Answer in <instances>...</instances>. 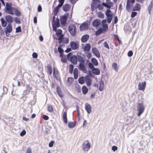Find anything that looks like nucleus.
Instances as JSON below:
<instances>
[{"instance_id": "nucleus-1", "label": "nucleus", "mask_w": 153, "mask_h": 153, "mask_svg": "<svg viewBox=\"0 0 153 153\" xmlns=\"http://www.w3.org/2000/svg\"><path fill=\"white\" fill-rule=\"evenodd\" d=\"M5 19L3 17H1L0 19L1 24L3 27H4L8 24H11L13 21V17L10 15H6L4 16Z\"/></svg>"}, {"instance_id": "nucleus-2", "label": "nucleus", "mask_w": 153, "mask_h": 153, "mask_svg": "<svg viewBox=\"0 0 153 153\" xmlns=\"http://www.w3.org/2000/svg\"><path fill=\"white\" fill-rule=\"evenodd\" d=\"M69 31L71 36H74L76 33V28L74 24L70 25L68 27Z\"/></svg>"}, {"instance_id": "nucleus-3", "label": "nucleus", "mask_w": 153, "mask_h": 153, "mask_svg": "<svg viewBox=\"0 0 153 153\" xmlns=\"http://www.w3.org/2000/svg\"><path fill=\"white\" fill-rule=\"evenodd\" d=\"M105 14L107 16V22L110 24L112 20L113 17V14L110 9H107L105 12Z\"/></svg>"}, {"instance_id": "nucleus-4", "label": "nucleus", "mask_w": 153, "mask_h": 153, "mask_svg": "<svg viewBox=\"0 0 153 153\" xmlns=\"http://www.w3.org/2000/svg\"><path fill=\"white\" fill-rule=\"evenodd\" d=\"M69 16L68 13H66L62 16H61L60 24L62 26H65L67 24V21Z\"/></svg>"}, {"instance_id": "nucleus-5", "label": "nucleus", "mask_w": 153, "mask_h": 153, "mask_svg": "<svg viewBox=\"0 0 153 153\" xmlns=\"http://www.w3.org/2000/svg\"><path fill=\"white\" fill-rule=\"evenodd\" d=\"M137 108L138 111L137 115L139 117L143 112L145 108L143 103H139L137 104Z\"/></svg>"}, {"instance_id": "nucleus-6", "label": "nucleus", "mask_w": 153, "mask_h": 153, "mask_svg": "<svg viewBox=\"0 0 153 153\" xmlns=\"http://www.w3.org/2000/svg\"><path fill=\"white\" fill-rule=\"evenodd\" d=\"M82 149L84 152L88 151L91 148V144L88 140L85 141L83 143Z\"/></svg>"}, {"instance_id": "nucleus-7", "label": "nucleus", "mask_w": 153, "mask_h": 153, "mask_svg": "<svg viewBox=\"0 0 153 153\" xmlns=\"http://www.w3.org/2000/svg\"><path fill=\"white\" fill-rule=\"evenodd\" d=\"M52 25L53 29H55L60 26L59 20L58 17L54 21L52 22Z\"/></svg>"}, {"instance_id": "nucleus-8", "label": "nucleus", "mask_w": 153, "mask_h": 153, "mask_svg": "<svg viewBox=\"0 0 153 153\" xmlns=\"http://www.w3.org/2000/svg\"><path fill=\"white\" fill-rule=\"evenodd\" d=\"M53 29V30L56 32V36L58 37L57 39L64 36V35L62 34V31L61 29H58V30H57V29Z\"/></svg>"}, {"instance_id": "nucleus-9", "label": "nucleus", "mask_w": 153, "mask_h": 153, "mask_svg": "<svg viewBox=\"0 0 153 153\" xmlns=\"http://www.w3.org/2000/svg\"><path fill=\"white\" fill-rule=\"evenodd\" d=\"M58 43L60 44L62 43L65 44H67L68 43L69 41V39L67 38H65L62 37L61 38L58 39Z\"/></svg>"}, {"instance_id": "nucleus-10", "label": "nucleus", "mask_w": 153, "mask_h": 153, "mask_svg": "<svg viewBox=\"0 0 153 153\" xmlns=\"http://www.w3.org/2000/svg\"><path fill=\"white\" fill-rule=\"evenodd\" d=\"M101 25V21L99 19L94 20L92 22V26L96 28L98 27Z\"/></svg>"}, {"instance_id": "nucleus-11", "label": "nucleus", "mask_w": 153, "mask_h": 153, "mask_svg": "<svg viewBox=\"0 0 153 153\" xmlns=\"http://www.w3.org/2000/svg\"><path fill=\"white\" fill-rule=\"evenodd\" d=\"M80 30L81 31L88 30L89 28L88 23L84 22L82 23L79 27Z\"/></svg>"}, {"instance_id": "nucleus-12", "label": "nucleus", "mask_w": 153, "mask_h": 153, "mask_svg": "<svg viewBox=\"0 0 153 153\" xmlns=\"http://www.w3.org/2000/svg\"><path fill=\"white\" fill-rule=\"evenodd\" d=\"M71 49L73 50L78 49L79 48V44L74 41H72L70 43Z\"/></svg>"}, {"instance_id": "nucleus-13", "label": "nucleus", "mask_w": 153, "mask_h": 153, "mask_svg": "<svg viewBox=\"0 0 153 153\" xmlns=\"http://www.w3.org/2000/svg\"><path fill=\"white\" fill-rule=\"evenodd\" d=\"M58 5L55 7L53 10V13L54 15L56 16L58 13L59 8L61 7L63 4H62L61 3L59 2Z\"/></svg>"}, {"instance_id": "nucleus-14", "label": "nucleus", "mask_w": 153, "mask_h": 153, "mask_svg": "<svg viewBox=\"0 0 153 153\" xmlns=\"http://www.w3.org/2000/svg\"><path fill=\"white\" fill-rule=\"evenodd\" d=\"M78 69L82 71L84 73H87V70L83 63H79Z\"/></svg>"}, {"instance_id": "nucleus-15", "label": "nucleus", "mask_w": 153, "mask_h": 153, "mask_svg": "<svg viewBox=\"0 0 153 153\" xmlns=\"http://www.w3.org/2000/svg\"><path fill=\"white\" fill-rule=\"evenodd\" d=\"M146 82L144 81L141 83L139 82L138 85V88L140 90L143 91L145 90L146 87Z\"/></svg>"}, {"instance_id": "nucleus-16", "label": "nucleus", "mask_w": 153, "mask_h": 153, "mask_svg": "<svg viewBox=\"0 0 153 153\" xmlns=\"http://www.w3.org/2000/svg\"><path fill=\"white\" fill-rule=\"evenodd\" d=\"M92 53L97 58H100V53L98 49L94 47L92 48Z\"/></svg>"}, {"instance_id": "nucleus-17", "label": "nucleus", "mask_w": 153, "mask_h": 153, "mask_svg": "<svg viewBox=\"0 0 153 153\" xmlns=\"http://www.w3.org/2000/svg\"><path fill=\"white\" fill-rule=\"evenodd\" d=\"M6 27L4 28V32L5 33L6 32L11 33L12 30V26L11 24H8Z\"/></svg>"}, {"instance_id": "nucleus-18", "label": "nucleus", "mask_w": 153, "mask_h": 153, "mask_svg": "<svg viewBox=\"0 0 153 153\" xmlns=\"http://www.w3.org/2000/svg\"><path fill=\"white\" fill-rule=\"evenodd\" d=\"M15 8L14 7H10V8L7 9H5L4 11L5 13L11 15H13L14 14V10Z\"/></svg>"}, {"instance_id": "nucleus-19", "label": "nucleus", "mask_w": 153, "mask_h": 153, "mask_svg": "<svg viewBox=\"0 0 153 153\" xmlns=\"http://www.w3.org/2000/svg\"><path fill=\"white\" fill-rule=\"evenodd\" d=\"M71 57V59L70 61L74 65H76L77 64V55H72Z\"/></svg>"}, {"instance_id": "nucleus-20", "label": "nucleus", "mask_w": 153, "mask_h": 153, "mask_svg": "<svg viewBox=\"0 0 153 153\" xmlns=\"http://www.w3.org/2000/svg\"><path fill=\"white\" fill-rule=\"evenodd\" d=\"M91 48V45L90 44H87L85 45L83 48V51L85 53L89 52Z\"/></svg>"}, {"instance_id": "nucleus-21", "label": "nucleus", "mask_w": 153, "mask_h": 153, "mask_svg": "<svg viewBox=\"0 0 153 153\" xmlns=\"http://www.w3.org/2000/svg\"><path fill=\"white\" fill-rule=\"evenodd\" d=\"M85 108L88 114H90L91 112V107L90 104L86 103L85 104Z\"/></svg>"}, {"instance_id": "nucleus-22", "label": "nucleus", "mask_w": 153, "mask_h": 153, "mask_svg": "<svg viewBox=\"0 0 153 153\" xmlns=\"http://www.w3.org/2000/svg\"><path fill=\"white\" fill-rule=\"evenodd\" d=\"M70 5L68 3L65 4L62 6L63 10L65 12L68 11L70 9Z\"/></svg>"}, {"instance_id": "nucleus-23", "label": "nucleus", "mask_w": 153, "mask_h": 153, "mask_svg": "<svg viewBox=\"0 0 153 153\" xmlns=\"http://www.w3.org/2000/svg\"><path fill=\"white\" fill-rule=\"evenodd\" d=\"M89 37V36L88 34H85L83 35L81 39V41L84 43L87 42L88 39Z\"/></svg>"}, {"instance_id": "nucleus-24", "label": "nucleus", "mask_w": 153, "mask_h": 153, "mask_svg": "<svg viewBox=\"0 0 153 153\" xmlns=\"http://www.w3.org/2000/svg\"><path fill=\"white\" fill-rule=\"evenodd\" d=\"M85 82L88 86H90L91 85L92 80L91 78L87 76H86Z\"/></svg>"}, {"instance_id": "nucleus-25", "label": "nucleus", "mask_w": 153, "mask_h": 153, "mask_svg": "<svg viewBox=\"0 0 153 153\" xmlns=\"http://www.w3.org/2000/svg\"><path fill=\"white\" fill-rule=\"evenodd\" d=\"M114 5L113 3L110 1H106L105 7L108 8L107 9H110Z\"/></svg>"}, {"instance_id": "nucleus-26", "label": "nucleus", "mask_w": 153, "mask_h": 153, "mask_svg": "<svg viewBox=\"0 0 153 153\" xmlns=\"http://www.w3.org/2000/svg\"><path fill=\"white\" fill-rule=\"evenodd\" d=\"M86 77V76L85 77L82 76L79 77L78 80L79 83L81 85L84 84L85 82Z\"/></svg>"}, {"instance_id": "nucleus-27", "label": "nucleus", "mask_w": 153, "mask_h": 153, "mask_svg": "<svg viewBox=\"0 0 153 153\" xmlns=\"http://www.w3.org/2000/svg\"><path fill=\"white\" fill-rule=\"evenodd\" d=\"M92 71V73L95 75H99L100 74V71L98 68H94Z\"/></svg>"}, {"instance_id": "nucleus-28", "label": "nucleus", "mask_w": 153, "mask_h": 153, "mask_svg": "<svg viewBox=\"0 0 153 153\" xmlns=\"http://www.w3.org/2000/svg\"><path fill=\"white\" fill-rule=\"evenodd\" d=\"M141 6L139 3H136L134 6V7L133 9V10L139 11L141 9Z\"/></svg>"}, {"instance_id": "nucleus-29", "label": "nucleus", "mask_w": 153, "mask_h": 153, "mask_svg": "<svg viewBox=\"0 0 153 153\" xmlns=\"http://www.w3.org/2000/svg\"><path fill=\"white\" fill-rule=\"evenodd\" d=\"M56 92L57 94L60 97H62L63 95L62 92L61 90L60 87L59 86H57L56 87Z\"/></svg>"}, {"instance_id": "nucleus-30", "label": "nucleus", "mask_w": 153, "mask_h": 153, "mask_svg": "<svg viewBox=\"0 0 153 153\" xmlns=\"http://www.w3.org/2000/svg\"><path fill=\"white\" fill-rule=\"evenodd\" d=\"M77 61L79 62V63H84L85 61L83 58L82 56L77 54Z\"/></svg>"}, {"instance_id": "nucleus-31", "label": "nucleus", "mask_w": 153, "mask_h": 153, "mask_svg": "<svg viewBox=\"0 0 153 153\" xmlns=\"http://www.w3.org/2000/svg\"><path fill=\"white\" fill-rule=\"evenodd\" d=\"M153 6V0H152L150 4L149 5L147 8V10L148 13L149 14H151V12L152 10V8Z\"/></svg>"}, {"instance_id": "nucleus-32", "label": "nucleus", "mask_w": 153, "mask_h": 153, "mask_svg": "<svg viewBox=\"0 0 153 153\" xmlns=\"http://www.w3.org/2000/svg\"><path fill=\"white\" fill-rule=\"evenodd\" d=\"M102 27H99L98 29L97 30L95 33V35L96 36H98L102 33H103L105 32H103V31H102Z\"/></svg>"}, {"instance_id": "nucleus-33", "label": "nucleus", "mask_w": 153, "mask_h": 153, "mask_svg": "<svg viewBox=\"0 0 153 153\" xmlns=\"http://www.w3.org/2000/svg\"><path fill=\"white\" fill-rule=\"evenodd\" d=\"M102 30L103 31V32H105L108 30V25L107 24H103L102 25Z\"/></svg>"}, {"instance_id": "nucleus-34", "label": "nucleus", "mask_w": 153, "mask_h": 153, "mask_svg": "<svg viewBox=\"0 0 153 153\" xmlns=\"http://www.w3.org/2000/svg\"><path fill=\"white\" fill-rule=\"evenodd\" d=\"M100 86L99 88V90L100 91H102L104 89V83L101 80L99 82Z\"/></svg>"}, {"instance_id": "nucleus-35", "label": "nucleus", "mask_w": 153, "mask_h": 153, "mask_svg": "<svg viewBox=\"0 0 153 153\" xmlns=\"http://www.w3.org/2000/svg\"><path fill=\"white\" fill-rule=\"evenodd\" d=\"M82 93L84 94H86L88 91V88L85 85L83 86L82 88Z\"/></svg>"}, {"instance_id": "nucleus-36", "label": "nucleus", "mask_w": 153, "mask_h": 153, "mask_svg": "<svg viewBox=\"0 0 153 153\" xmlns=\"http://www.w3.org/2000/svg\"><path fill=\"white\" fill-rule=\"evenodd\" d=\"M91 63L94 66H97L98 65V63L97 59L94 58H92L91 59Z\"/></svg>"}, {"instance_id": "nucleus-37", "label": "nucleus", "mask_w": 153, "mask_h": 153, "mask_svg": "<svg viewBox=\"0 0 153 153\" xmlns=\"http://www.w3.org/2000/svg\"><path fill=\"white\" fill-rule=\"evenodd\" d=\"M93 2L92 4L91 5V8L92 11H94L97 9V7L96 6L98 3H95L94 1Z\"/></svg>"}, {"instance_id": "nucleus-38", "label": "nucleus", "mask_w": 153, "mask_h": 153, "mask_svg": "<svg viewBox=\"0 0 153 153\" xmlns=\"http://www.w3.org/2000/svg\"><path fill=\"white\" fill-rule=\"evenodd\" d=\"M14 11H15L14 14L16 16H20L21 15V12L19 11L17 8H15Z\"/></svg>"}, {"instance_id": "nucleus-39", "label": "nucleus", "mask_w": 153, "mask_h": 153, "mask_svg": "<svg viewBox=\"0 0 153 153\" xmlns=\"http://www.w3.org/2000/svg\"><path fill=\"white\" fill-rule=\"evenodd\" d=\"M63 120L64 123L67 124L68 123V119L67 118V113L66 112H64L63 115Z\"/></svg>"}, {"instance_id": "nucleus-40", "label": "nucleus", "mask_w": 153, "mask_h": 153, "mask_svg": "<svg viewBox=\"0 0 153 153\" xmlns=\"http://www.w3.org/2000/svg\"><path fill=\"white\" fill-rule=\"evenodd\" d=\"M76 123L73 122H69L68 123V127L71 128H74L76 126Z\"/></svg>"}, {"instance_id": "nucleus-41", "label": "nucleus", "mask_w": 153, "mask_h": 153, "mask_svg": "<svg viewBox=\"0 0 153 153\" xmlns=\"http://www.w3.org/2000/svg\"><path fill=\"white\" fill-rule=\"evenodd\" d=\"M47 68L50 75H51L52 72V68L51 65H48L47 66Z\"/></svg>"}, {"instance_id": "nucleus-42", "label": "nucleus", "mask_w": 153, "mask_h": 153, "mask_svg": "<svg viewBox=\"0 0 153 153\" xmlns=\"http://www.w3.org/2000/svg\"><path fill=\"white\" fill-rule=\"evenodd\" d=\"M13 20L14 22L17 24H20L21 23V20L20 19L17 17H15L13 18Z\"/></svg>"}, {"instance_id": "nucleus-43", "label": "nucleus", "mask_w": 153, "mask_h": 153, "mask_svg": "<svg viewBox=\"0 0 153 153\" xmlns=\"http://www.w3.org/2000/svg\"><path fill=\"white\" fill-rule=\"evenodd\" d=\"M98 17L99 18L103 19L104 17V14L101 12H99L97 13Z\"/></svg>"}, {"instance_id": "nucleus-44", "label": "nucleus", "mask_w": 153, "mask_h": 153, "mask_svg": "<svg viewBox=\"0 0 153 153\" xmlns=\"http://www.w3.org/2000/svg\"><path fill=\"white\" fill-rule=\"evenodd\" d=\"M117 66V64L116 63H114L112 64V68L116 71H117L118 70Z\"/></svg>"}, {"instance_id": "nucleus-45", "label": "nucleus", "mask_w": 153, "mask_h": 153, "mask_svg": "<svg viewBox=\"0 0 153 153\" xmlns=\"http://www.w3.org/2000/svg\"><path fill=\"white\" fill-rule=\"evenodd\" d=\"M74 68V66L73 65L71 64L69 65V72L70 74H71L73 73Z\"/></svg>"}, {"instance_id": "nucleus-46", "label": "nucleus", "mask_w": 153, "mask_h": 153, "mask_svg": "<svg viewBox=\"0 0 153 153\" xmlns=\"http://www.w3.org/2000/svg\"><path fill=\"white\" fill-rule=\"evenodd\" d=\"M26 90L28 91V93H29L30 91L32 90V88L30 84H27L26 86Z\"/></svg>"}, {"instance_id": "nucleus-47", "label": "nucleus", "mask_w": 153, "mask_h": 153, "mask_svg": "<svg viewBox=\"0 0 153 153\" xmlns=\"http://www.w3.org/2000/svg\"><path fill=\"white\" fill-rule=\"evenodd\" d=\"M74 80V79L73 77H69L67 78V81L68 83H69L70 84H71Z\"/></svg>"}, {"instance_id": "nucleus-48", "label": "nucleus", "mask_w": 153, "mask_h": 153, "mask_svg": "<svg viewBox=\"0 0 153 153\" xmlns=\"http://www.w3.org/2000/svg\"><path fill=\"white\" fill-rule=\"evenodd\" d=\"M59 71L56 68H53V76L58 74Z\"/></svg>"}, {"instance_id": "nucleus-49", "label": "nucleus", "mask_w": 153, "mask_h": 153, "mask_svg": "<svg viewBox=\"0 0 153 153\" xmlns=\"http://www.w3.org/2000/svg\"><path fill=\"white\" fill-rule=\"evenodd\" d=\"M88 65L89 68L91 70L95 68L94 66V65L91 62H88Z\"/></svg>"}, {"instance_id": "nucleus-50", "label": "nucleus", "mask_w": 153, "mask_h": 153, "mask_svg": "<svg viewBox=\"0 0 153 153\" xmlns=\"http://www.w3.org/2000/svg\"><path fill=\"white\" fill-rule=\"evenodd\" d=\"M97 8L99 10H103L104 7L101 4H98L97 6Z\"/></svg>"}, {"instance_id": "nucleus-51", "label": "nucleus", "mask_w": 153, "mask_h": 153, "mask_svg": "<svg viewBox=\"0 0 153 153\" xmlns=\"http://www.w3.org/2000/svg\"><path fill=\"white\" fill-rule=\"evenodd\" d=\"M11 4L10 3H9L8 2L6 3V7L5 9H7L10 8V7H13L11 6Z\"/></svg>"}, {"instance_id": "nucleus-52", "label": "nucleus", "mask_w": 153, "mask_h": 153, "mask_svg": "<svg viewBox=\"0 0 153 153\" xmlns=\"http://www.w3.org/2000/svg\"><path fill=\"white\" fill-rule=\"evenodd\" d=\"M133 7L129 5H128V4H126V8L128 12H129L131 10V7Z\"/></svg>"}, {"instance_id": "nucleus-53", "label": "nucleus", "mask_w": 153, "mask_h": 153, "mask_svg": "<svg viewBox=\"0 0 153 153\" xmlns=\"http://www.w3.org/2000/svg\"><path fill=\"white\" fill-rule=\"evenodd\" d=\"M58 51L59 53H63L64 52L63 49L61 47L59 46L58 48Z\"/></svg>"}, {"instance_id": "nucleus-54", "label": "nucleus", "mask_w": 153, "mask_h": 153, "mask_svg": "<svg viewBox=\"0 0 153 153\" xmlns=\"http://www.w3.org/2000/svg\"><path fill=\"white\" fill-rule=\"evenodd\" d=\"M72 55L73 54L72 52H69L68 54L67 55L66 57L68 60H70V59H71V56H72Z\"/></svg>"}, {"instance_id": "nucleus-55", "label": "nucleus", "mask_w": 153, "mask_h": 153, "mask_svg": "<svg viewBox=\"0 0 153 153\" xmlns=\"http://www.w3.org/2000/svg\"><path fill=\"white\" fill-rule=\"evenodd\" d=\"M8 89L5 86H3V92L2 93V94H7V92Z\"/></svg>"}, {"instance_id": "nucleus-56", "label": "nucleus", "mask_w": 153, "mask_h": 153, "mask_svg": "<svg viewBox=\"0 0 153 153\" xmlns=\"http://www.w3.org/2000/svg\"><path fill=\"white\" fill-rule=\"evenodd\" d=\"M53 108L51 105H48V110L49 112H51L53 111Z\"/></svg>"}, {"instance_id": "nucleus-57", "label": "nucleus", "mask_w": 153, "mask_h": 153, "mask_svg": "<svg viewBox=\"0 0 153 153\" xmlns=\"http://www.w3.org/2000/svg\"><path fill=\"white\" fill-rule=\"evenodd\" d=\"M22 30L20 26H19L16 28V33H19L21 32Z\"/></svg>"}, {"instance_id": "nucleus-58", "label": "nucleus", "mask_w": 153, "mask_h": 153, "mask_svg": "<svg viewBox=\"0 0 153 153\" xmlns=\"http://www.w3.org/2000/svg\"><path fill=\"white\" fill-rule=\"evenodd\" d=\"M104 46L105 48H107L109 50L110 48L107 43V42L105 41L103 43Z\"/></svg>"}, {"instance_id": "nucleus-59", "label": "nucleus", "mask_w": 153, "mask_h": 153, "mask_svg": "<svg viewBox=\"0 0 153 153\" xmlns=\"http://www.w3.org/2000/svg\"><path fill=\"white\" fill-rule=\"evenodd\" d=\"M137 13L136 12L134 11V12H132L131 13V17L132 18H134L135 16H136V15H137Z\"/></svg>"}, {"instance_id": "nucleus-60", "label": "nucleus", "mask_w": 153, "mask_h": 153, "mask_svg": "<svg viewBox=\"0 0 153 153\" xmlns=\"http://www.w3.org/2000/svg\"><path fill=\"white\" fill-rule=\"evenodd\" d=\"M54 143V141H51L49 143V146L51 148L53 146Z\"/></svg>"}, {"instance_id": "nucleus-61", "label": "nucleus", "mask_w": 153, "mask_h": 153, "mask_svg": "<svg viewBox=\"0 0 153 153\" xmlns=\"http://www.w3.org/2000/svg\"><path fill=\"white\" fill-rule=\"evenodd\" d=\"M133 54V52L132 51H129L127 55L128 57H131Z\"/></svg>"}, {"instance_id": "nucleus-62", "label": "nucleus", "mask_w": 153, "mask_h": 153, "mask_svg": "<svg viewBox=\"0 0 153 153\" xmlns=\"http://www.w3.org/2000/svg\"><path fill=\"white\" fill-rule=\"evenodd\" d=\"M26 134V131L24 130H23L20 133V135L21 136H23Z\"/></svg>"}, {"instance_id": "nucleus-63", "label": "nucleus", "mask_w": 153, "mask_h": 153, "mask_svg": "<svg viewBox=\"0 0 153 153\" xmlns=\"http://www.w3.org/2000/svg\"><path fill=\"white\" fill-rule=\"evenodd\" d=\"M61 61L63 63H66L67 62V60L65 57H62L61 59Z\"/></svg>"}, {"instance_id": "nucleus-64", "label": "nucleus", "mask_w": 153, "mask_h": 153, "mask_svg": "<svg viewBox=\"0 0 153 153\" xmlns=\"http://www.w3.org/2000/svg\"><path fill=\"white\" fill-rule=\"evenodd\" d=\"M26 153H32V149L30 147H28L26 150Z\"/></svg>"}]
</instances>
